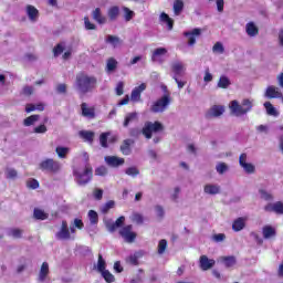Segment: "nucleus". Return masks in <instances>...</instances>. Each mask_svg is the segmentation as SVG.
<instances>
[{"mask_svg":"<svg viewBox=\"0 0 283 283\" xmlns=\"http://www.w3.org/2000/svg\"><path fill=\"white\" fill-rule=\"evenodd\" d=\"M75 83L81 94H88V92H94V90H96V85H98V80L95 76L80 73L76 75Z\"/></svg>","mask_w":283,"mask_h":283,"instance_id":"1","label":"nucleus"},{"mask_svg":"<svg viewBox=\"0 0 283 283\" xmlns=\"http://www.w3.org/2000/svg\"><path fill=\"white\" fill-rule=\"evenodd\" d=\"M253 109V101L245 98L241 102L232 101L230 103V111L234 116H244V114H249Z\"/></svg>","mask_w":283,"mask_h":283,"instance_id":"2","label":"nucleus"},{"mask_svg":"<svg viewBox=\"0 0 283 283\" xmlns=\"http://www.w3.org/2000/svg\"><path fill=\"white\" fill-rule=\"evenodd\" d=\"M164 129L165 126L160 122H146L142 129V134L149 140L151 139L153 134H158V132H164Z\"/></svg>","mask_w":283,"mask_h":283,"instance_id":"3","label":"nucleus"},{"mask_svg":"<svg viewBox=\"0 0 283 283\" xmlns=\"http://www.w3.org/2000/svg\"><path fill=\"white\" fill-rule=\"evenodd\" d=\"M39 169L48 174H59L61 171V163L53 158H46L39 164Z\"/></svg>","mask_w":283,"mask_h":283,"instance_id":"4","label":"nucleus"},{"mask_svg":"<svg viewBox=\"0 0 283 283\" xmlns=\"http://www.w3.org/2000/svg\"><path fill=\"white\" fill-rule=\"evenodd\" d=\"M170 103L171 97H169V95H164L151 105L150 112H153L154 114L163 113L165 112V109H167Z\"/></svg>","mask_w":283,"mask_h":283,"instance_id":"5","label":"nucleus"},{"mask_svg":"<svg viewBox=\"0 0 283 283\" xmlns=\"http://www.w3.org/2000/svg\"><path fill=\"white\" fill-rule=\"evenodd\" d=\"M134 227L132 224L125 226L119 230V235L125 240V242H128L132 244V242L136 241V232L132 231Z\"/></svg>","mask_w":283,"mask_h":283,"instance_id":"6","label":"nucleus"},{"mask_svg":"<svg viewBox=\"0 0 283 283\" xmlns=\"http://www.w3.org/2000/svg\"><path fill=\"white\" fill-rule=\"evenodd\" d=\"M81 112L84 118H90L91 120L96 118V106H90L88 103L83 102L81 104Z\"/></svg>","mask_w":283,"mask_h":283,"instance_id":"7","label":"nucleus"},{"mask_svg":"<svg viewBox=\"0 0 283 283\" xmlns=\"http://www.w3.org/2000/svg\"><path fill=\"white\" fill-rule=\"evenodd\" d=\"M93 176H94V171L92 167H86L82 174L77 175V184L87 185V182L92 180Z\"/></svg>","mask_w":283,"mask_h":283,"instance_id":"8","label":"nucleus"},{"mask_svg":"<svg viewBox=\"0 0 283 283\" xmlns=\"http://www.w3.org/2000/svg\"><path fill=\"white\" fill-rule=\"evenodd\" d=\"M104 160L108 167H120L125 165V158L118 156H106Z\"/></svg>","mask_w":283,"mask_h":283,"instance_id":"9","label":"nucleus"},{"mask_svg":"<svg viewBox=\"0 0 283 283\" xmlns=\"http://www.w3.org/2000/svg\"><path fill=\"white\" fill-rule=\"evenodd\" d=\"M264 211L276 213L277 216H283V202L276 201L274 203H268L264 207Z\"/></svg>","mask_w":283,"mask_h":283,"instance_id":"10","label":"nucleus"},{"mask_svg":"<svg viewBox=\"0 0 283 283\" xmlns=\"http://www.w3.org/2000/svg\"><path fill=\"white\" fill-rule=\"evenodd\" d=\"M147 90V84L142 83L139 86H136L132 93H130V101H133V103H138L140 102V95L143 94V92H145Z\"/></svg>","mask_w":283,"mask_h":283,"instance_id":"11","label":"nucleus"},{"mask_svg":"<svg viewBox=\"0 0 283 283\" xmlns=\"http://www.w3.org/2000/svg\"><path fill=\"white\" fill-rule=\"evenodd\" d=\"M199 264L201 271H209V269H213V266H216V260L209 259L207 255H201L199 259Z\"/></svg>","mask_w":283,"mask_h":283,"instance_id":"12","label":"nucleus"},{"mask_svg":"<svg viewBox=\"0 0 283 283\" xmlns=\"http://www.w3.org/2000/svg\"><path fill=\"white\" fill-rule=\"evenodd\" d=\"M224 114V106L213 105L206 114V118H218Z\"/></svg>","mask_w":283,"mask_h":283,"instance_id":"13","label":"nucleus"},{"mask_svg":"<svg viewBox=\"0 0 283 283\" xmlns=\"http://www.w3.org/2000/svg\"><path fill=\"white\" fill-rule=\"evenodd\" d=\"M55 237L57 240H70V228H67V221H62L61 230L56 232Z\"/></svg>","mask_w":283,"mask_h":283,"instance_id":"14","label":"nucleus"},{"mask_svg":"<svg viewBox=\"0 0 283 283\" xmlns=\"http://www.w3.org/2000/svg\"><path fill=\"white\" fill-rule=\"evenodd\" d=\"M80 138L84 140V143H88V145H92L94 143V137L96 134L93 130H80L78 132Z\"/></svg>","mask_w":283,"mask_h":283,"instance_id":"15","label":"nucleus"},{"mask_svg":"<svg viewBox=\"0 0 283 283\" xmlns=\"http://www.w3.org/2000/svg\"><path fill=\"white\" fill-rule=\"evenodd\" d=\"M48 275H50V264L48 262H43L39 272L38 281L45 282V280H48Z\"/></svg>","mask_w":283,"mask_h":283,"instance_id":"16","label":"nucleus"},{"mask_svg":"<svg viewBox=\"0 0 283 283\" xmlns=\"http://www.w3.org/2000/svg\"><path fill=\"white\" fill-rule=\"evenodd\" d=\"M145 253L143 251H137L134 254H130L127 259L126 262L127 264H130L132 266H138L140 258H143Z\"/></svg>","mask_w":283,"mask_h":283,"instance_id":"17","label":"nucleus"},{"mask_svg":"<svg viewBox=\"0 0 283 283\" xmlns=\"http://www.w3.org/2000/svg\"><path fill=\"white\" fill-rule=\"evenodd\" d=\"M134 145L133 139H124L122 145H120V151L123 156H129L132 154V146Z\"/></svg>","mask_w":283,"mask_h":283,"instance_id":"18","label":"nucleus"},{"mask_svg":"<svg viewBox=\"0 0 283 283\" xmlns=\"http://www.w3.org/2000/svg\"><path fill=\"white\" fill-rule=\"evenodd\" d=\"M202 34V30L193 29L190 32H186L185 36H188V45H196V36H200Z\"/></svg>","mask_w":283,"mask_h":283,"instance_id":"19","label":"nucleus"},{"mask_svg":"<svg viewBox=\"0 0 283 283\" xmlns=\"http://www.w3.org/2000/svg\"><path fill=\"white\" fill-rule=\"evenodd\" d=\"M245 32L248 36H258L260 34V29L254 22H248L245 25Z\"/></svg>","mask_w":283,"mask_h":283,"instance_id":"20","label":"nucleus"},{"mask_svg":"<svg viewBox=\"0 0 283 283\" xmlns=\"http://www.w3.org/2000/svg\"><path fill=\"white\" fill-rule=\"evenodd\" d=\"M92 17H93L94 21L99 23V25H103V24L107 23V18H105L103 15V13L101 12V8H96L93 11Z\"/></svg>","mask_w":283,"mask_h":283,"instance_id":"21","label":"nucleus"},{"mask_svg":"<svg viewBox=\"0 0 283 283\" xmlns=\"http://www.w3.org/2000/svg\"><path fill=\"white\" fill-rule=\"evenodd\" d=\"M244 227H247V219L242 217L237 218L232 223V230L235 232L242 231Z\"/></svg>","mask_w":283,"mask_h":283,"instance_id":"22","label":"nucleus"},{"mask_svg":"<svg viewBox=\"0 0 283 283\" xmlns=\"http://www.w3.org/2000/svg\"><path fill=\"white\" fill-rule=\"evenodd\" d=\"M27 14L30 21H36L39 19V9L32 4L27 6Z\"/></svg>","mask_w":283,"mask_h":283,"instance_id":"23","label":"nucleus"},{"mask_svg":"<svg viewBox=\"0 0 283 283\" xmlns=\"http://www.w3.org/2000/svg\"><path fill=\"white\" fill-rule=\"evenodd\" d=\"M265 96L268 98H281L282 97V92H280L277 90V87H275V86H269L266 88Z\"/></svg>","mask_w":283,"mask_h":283,"instance_id":"24","label":"nucleus"},{"mask_svg":"<svg viewBox=\"0 0 283 283\" xmlns=\"http://www.w3.org/2000/svg\"><path fill=\"white\" fill-rule=\"evenodd\" d=\"M262 233H263V238L265 240H269L271 238H275V235H277V232L275 231V228H273L272 226L263 227Z\"/></svg>","mask_w":283,"mask_h":283,"instance_id":"25","label":"nucleus"},{"mask_svg":"<svg viewBox=\"0 0 283 283\" xmlns=\"http://www.w3.org/2000/svg\"><path fill=\"white\" fill-rule=\"evenodd\" d=\"M107 15L109 21H116V19H118L120 15V8H118V6L111 7L107 11Z\"/></svg>","mask_w":283,"mask_h":283,"instance_id":"26","label":"nucleus"},{"mask_svg":"<svg viewBox=\"0 0 283 283\" xmlns=\"http://www.w3.org/2000/svg\"><path fill=\"white\" fill-rule=\"evenodd\" d=\"M41 120V115L34 114L23 119L24 127H32V125H35V123H39Z\"/></svg>","mask_w":283,"mask_h":283,"instance_id":"27","label":"nucleus"},{"mask_svg":"<svg viewBox=\"0 0 283 283\" xmlns=\"http://www.w3.org/2000/svg\"><path fill=\"white\" fill-rule=\"evenodd\" d=\"M171 71L174 72L176 77L182 76V74H185V65L182 64V62H176L172 64Z\"/></svg>","mask_w":283,"mask_h":283,"instance_id":"28","label":"nucleus"},{"mask_svg":"<svg viewBox=\"0 0 283 283\" xmlns=\"http://www.w3.org/2000/svg\"><path fill=\"white\" fill-rule=\"evenodd\" d=\"M135 120H138V113L133 112V113L126 114L124 118L123 127H129V124L135 123Z\"/></svg>","mask_w":283,"mask_h":283,"instance_id":"29","label":"nucleus"},{"mask_svg":"<svg viewBox=\"0 0 283 283\" xmlns=\"http://www.w3.org/2000/svg\"><path fill=\"white\" fill-rule=\"evenodd\" d=\"M205 193H208L209 196H216L220 193V187L216 185H206L203 188Z\"/></svg>","mask_w":283,"mask_h":283,"instance_id":"30","label":"nucleus"},{"mask_svg":"<svg viewBox=\"0 0 283 283\" xmlns=\"http://www.w3.org/2000/svg\"><path fill=\"white\" fill-rule=\"evenodd\" d=\"M231 86V80H229L226 75H221L218 82V87L220 90H227Z\"/></svg>","mask_w":283,"mask_h":283,"instance_id":"31","label":"nucleus"},{"mask_svg":"<svg viewBox=\"0 0 283 283\" xmlns=\"http://www.w3.org/2000/svg\"><path fill=\"white\" fill-rule=\"evenodd\" d=\"M160 21H163V23H167L168 30H174V19H171L169 14L163 12L160 14Z\"/></svg>","mask_w":283,"mask_h":283,"instance_id":"32","label":"nucleus"},{"mask_svg":"<svg viewBox=\"0 0 283 283\" xmlns=\"http://www.w3.org/2000/svg\"><path fill=\"white\" fill-rule=\"evenodd\" d=\"M118 67V61L114 57H109L106 62V72H114Z\"/></svg>","mask_w":283,"mask_h":283,"instance_id":"33","label":"nucleus"},{"mask_svg":"<svg viewBox=\"0 0 283 283\" xmlns=\"http://www.w3.org/2000/svg\"><path fill=\"white\" fill-rule=\"evenodd\" d=\"M55 153L57 154L59 158H67V154H70V148L69 147H63V146H57L55 148Z\"/></svg>","mask_w":283,"mask_h":283,"instance_id":"34","label":"nucleus"},{"mask_svg":"<svg viewBox=\"0 0 283 283\" xmlns=\"http://www.w3.org/2000/svg\"><path fill=\"white\" fill-rule=\"evenodd\" d=\"M221 262L224 263V266H227V269H231V266H235V256H222L221 258Z\"/></svg>","mask_w":283,"mask_h":283,"instance_id":"35","label":"nucleus"},{"mask_svg":"<svg viewBox=\"0 0 283 283\" xmlns=\"http://www.w3.org/2000/svg\"><path fill=\"white\" fill-rule=\"evenodd\" d=\"M182 10H185V2L182 0H175L174 2V12L178 17Z\"/></svg>","mask_w":283,"mask_h":283,"instance_id":"36","label":"nucleus"},{"mask_svg":"<svg viewBox=\"0 0 283 283\" xmlns=\"http://www.w3.org/2000/svg\"><path fill=\"white\" fill-rule=\"evenodd\" d=\"M167 54V49L165 48H158L155 49L151 55V61L155 63L157 61L158 56H165Z\"/></svg>","mask_w":283,"mask_h":283,"instance_id":"37","label":"nucleus"},{"mask_svg":"<svg viewBox=\"0 0 283 283\" xmlns=\"http://www.w3.org/2000/svg\"><path fill=\"white\" fill-rule=\"evenodd\" d=\"M106 43H111V45H113V48H118V45H120V43H123V41H120V38H118L116 35H108L106 38Z\"/></svg>","mask_w":283,"mask_h":283,"instance_id":"38","label":"nucleus"},{"mask_svg":"<svg viewBox=\"0 0 283 283\" xmlns=\"http://www.w3.org/2000/svg\"><path fill=\"white\" fill-rule=\"evenodd\" d=\"M33 217L35 220H48V213H45V211L38 208L33 210Z\"/></svg>","mask_w":283,"mask_h":283,"instance_id":"39","label":"nucleus"},{"mask_svg":"<svg viewBox=\"0 0 283 283\" xmlns=\"http://www.w3.org/2000/svg\"><path fill=\"white\" fill-rule=\"evenodd\" d=\"M107 138H109V132L107 133H102L99 135V145L101 147H103L104 149H107V147H109V145L107 144Z\"/></svg>","mask_w":283,"mask_h":283,"instance_id":"40","label":"nucleus"},{"mask_svg":"<svg viewBox=\"0 0 283 283\" xmlns=\"http://www.w3.org/2000/svg\"><path fill=\"white\" fill-rule=\"evenodd\" d=\"M264 107H265L266 113L269 114V116H277V111L275 109L273 104H271V102H265Z\"/></svg>","mask_w":283,"mask_h":283,"instance_id":"41","label":"nucleus"},{"mask_svg":"<svg viewBox=\"0 0 283 283\" xmlns=\"http://www.w3.org/2000/svg\"><path fill=\"white\" fill-rule=\"evenodd\" d=\"M19 176V172L14 168H8L6 171V177L8 180H15V178Z\"/></svg>","mask_w":283,"mask_h":283,"instance_id":"42","label":"nucleus"},{"mask_svg":"<svg viewBox=\"0 0 283 283\" xmlns=\"http://www.w3.org/2000/svg\"><path fill=\"white\" fill-rule=\"evenodd\" d=\"M88 218L91 224H98V212L94 210L88 211Z\"/></svg>","mask_w":283,"mask_h":283,"instance_id":"43","label":"nucleus"},{"mask_svg":"<svg viewBox=\"0 0 283 283\" xmlns=\"http://www.w3.org/2000/svg\"><path fill=\"white\" fill-rule=\"evenodd\" d=\"M116 207V202L114 200L107 201L103 207H102V213H109V209H114Z\"/></svg>","mask_w":283,"mask_h":283,"instance_id":"44","label":"nucleus"},{"mask_svg":"<svg viewBox=\"0 0 283 283\" xmlns=\"http://www.w3.org/2000/svg\"><path fill=\"white\" fill-rule=\"evenodd\" d=\"M105 259H103V254H98V259H97V271H99V273H103V271H105Z\"/></svg>","mask_w":283,"mask_h":283,"instance_id":"45","label":"nucleus"},{"mask_svg":"<svg viewBox=\"0 0 283 283\" xmlns=\"http://www.w3.org/2000/svg\"><path fill=\"white\" fill-rule=\"evenodd\" d=\"M102 273V276L104 277L105 282L107 283H112L114 282V280H116L114 277V274H112L108 270H104Z\"/></svg>","mask_w":283,"mask_h":283,"instance_id":"46","label":"nucleus"},{"mask_svg":"<svg viewBox=\"0 0 283 283\" xmlns=\"http://www.w3.org/2000/svg\"><path fill=\"white\" fill-rule=\"evenodd\" d=\"M132 221L136 224H143V222H145V218L143 217V214L134 212L132 216Z\"/></svg>","mask_w":283,"mask_h":283,"instance_id":"47","label":"nucleus"},{"mask_svg":"<svg viewBox=\"0 0 283 283\" xmlns=\"http://www.w3.org/2000/svg\"><path fill=\"white\" fill-rule=\"evenodd\" d=\"M64 50H65V48L63 46L62 43L56 44L53 48V55H54V57L56 59V56H61V54H63Z\"/></svg>","mask_w":283,"mask_h":283,"instance_id":"48","label":"nucleus"},{"mask_svg":"<svg viewBox=\"0 0 283 283\" xmlns=\"http://www.w3.org/2000/svg\"><path fill=\"white\" fill-rule=\"evenodd\" d=\"M212 52H214V54H224V45H222V42H217L212 46Z\"/></svg>","mask_w":283,"mask_h":283,"instance_id":"49","label":"nucleus"},{"mask_svg":"<svg viewBox=\"0 0 283 283\" xmlns=\"http://www.w3.org/2000/svg\"><path fill=\"white\" fill-rule=\"evenodd\" d=\"M167 251V240L161 239L158 243V254L163 255Z\"/></svg>","mask_w":283,"mask_h":283,"instance_id":"50","label":"nucleus"},{"mask_svg":"<svg viewBox=\"0 0 283 283\" xmlns=\"http://www.w3.org/2000/svg\"><path fill=\"white\" fill-rule=\"evenodd\" d=\"M48 133V126L45 124H41L33 128V134H46Z\"/></svg>","mask_w":283,"mask_h":283,"instance_id":"51","label":"nucleus"},{"mask_svg":"<svg viewBox=\"0 0 283 283\" xmlns=\"http://www.w3.org/2000/svg\"><path fill=\"white\" fill-rule=\"evenodd\" d=\"M130 138H138L143 134V130L138 127L130 128L128 132Z\"/></svg>","mask_w":283,"mask_h":283,"instance_id":"52","label":"nucleus"},{"mask_svg":"<svg viewBox=\"0 0 283 283\" xmlns=\"http://www.w3.org/2000/svg\"><path fill=\"white\" fill-rule=\"evenodd\" d=\"M216 170L222 175V174H226V171H229V166H227L224 163H219L217 166H216Z\"/></svg>","mask_w":283,"mask_h":283,"instance_id":"53","label":"nucleus"},{"mask_svg":"<svg viewBox=\"0 0 283 283\" xmlns=\"http://www.w3.org/2000/svg\"><path fill=\"white\" fill-rule=\"evenodd\" d=\"M241 167L244 169L245 174H255V166H253V164L247 163L243 164Z\"/></svg>","mask_w":283,"mask_h":283,"instance_id":"54","label":"nucleus"},{"mask_svg":"<svg viewBox=\"0 0 283 283\" xmlns=\"http://www.w3.org/2000/svg\"><path fill=\"white\" fill-rule=\"evenodd\" d=\"M125 174H126L127 176L136 177V176H138V174H140V170H138V168H136V167H129V168H127V169L125 170Z\"/></svg>","mask_w":283,"mask_h":283,"instance_id":"55","label":"nucleus"},{"mask_svg":"<svg viewBox=\"0 0 283 283\" xmlns=\"http://www.w3.org/2000/svg\"><path fill=\"white\" fill-rule=\"evenodd\" d=\"M12 238H15L17 240L21 239L23 237V230L19 228H14L11 230Z\"/></svg>","mask_w":283,"mask_h":283,"instance_id":"56","label":"nucleus"},{"mask_svg":"<svg viewBox=\"0 0 283 283\" xmlns=\"http://www.w3.org/2000/svg\"><path fill=\"white\" fill-rule=\"evenodd\" d=\"M84 25L86 30H96V24L90 21V17H84Z\"/></svg>","mask_w":283,"mask_h":283,"instance_id":"57","label":"nucleus"},{"mask_svg":"<svg viewBox=\"0 0 283 283\" xmlns=\"http://www.w3.org/2000/svg\"><path fill=\"white\" fill-rule=\"evenodd\" d=\"M124 19L125 21H130L132 19H134V11H132L129 8L125 7L124 8Z\"/></svg>","mask_w":283,"mask_h":283,"instance_id":"58","label":"nucleus"},{"mask_svg":"<svg viewBox=\"0 0 283 283\" xmlns=\"http://www.w3.org/2000/svg\"><path fill=\"white\" fill-rule=\"evenodd\" d=\"M259 193H260V196H261V198L263 199V200H273V195L272 193H269L266 190H264V189H260L259 190Z\"/></svg>","mask_w":283,"mask_h":283,"instance_id":"59","label":"nucleus"},{"mask_svg":"<svg viewBox=\"0 0 283 283\" xmlns=\"http://www.w3.org/2000/svg\"><path fill=\"white\" fill-rule=\"evenodd\" d=\"M115 90H116L117 96H123V94H125V83L118 82Z\"/></svg>","mask_w":283,"mask_h":283,"instance_id":"60","label":"nucleus"},{"mask_svg":"<svg viewBox=\"0 0 283 283\" xmlns=\"http://www.w3.org/2000/svg\"><path fill=\"white\" fill-rule=\"evenodd\" d=\"M27 187L29 189H39V180L36 179H30L27 181Z\"/></svg>","mask_w":283,"mask_h":283,"instance_id":"61","label":"nucleus"},{"mask_svg":"<svg viewBox=\"0 0 283 283\" xmlns=\"http://www.w3.org/2000/svg\"><path fill=\"white\" fill-rule=\"evenodd\" d=\"M95 176H107V167L99 166L95 169Z\"/></svg>","mask_w":283,"mask_h":283,"instance_id":"62","label":"nucleus"},{"mask_svg":"<svg viewBox=\"0 0 283 283\" xmlns=\"http://www.w3.org/2000/svg\"><path fill=\"white\" fill-rule=\"evenodd\" d=\"M22 94L24 95V96H32L33 94H34V87H32V86H24L23 88H22Z\"/></svg>","mask_w":283,"mask_h":283,"instance_id":"63","label":"nucleus"},{"mask_svg":"<svg viewBox=\"0 0 283 283\" xmlns=\"http://www.w3.org/2000/svg\"><path fill=\"white\" fill-rule=\"evenodd\" d=\"M212 238H213L214 242H224V240H227V234L218 233V234H214Z\"/></svg>","mask_w":283,"mask_h":283,"instance_id":"64","label":"nucleus"}]
</instances>
